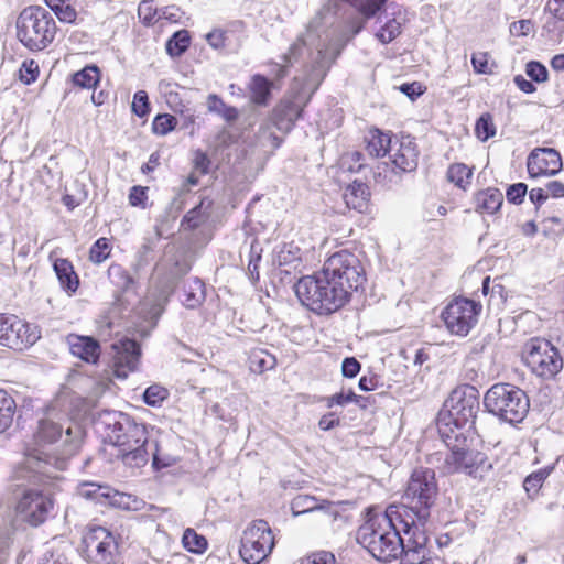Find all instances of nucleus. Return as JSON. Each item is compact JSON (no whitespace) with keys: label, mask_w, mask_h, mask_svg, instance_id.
Segmentation results:
<instances>
[{"label":"nucleus","mask_w":564,"mask_h":564,"mask_svg":"<svg viewBox=\"0 0 564 564\" xmlns=\"http://www.w3.org/2000/svg\"><path fill=\"white\" fill-rule=\"evenodd\" d=\"M411 517L402 506L391 505L359 528L357 540L380 562L420 563L431 553L430 539Z\"/></svg>","instance_id":"obj_1"},{"label":"nucleus","mask_w":564,"mask_h":564,"mask_svg":"<svg viewBox=\"0 0 564 564\" xmlns=\"http://www.w3.org/2000/svg\"><path fill=\"white\" fill-rule=\"evenodd\" d=\"M365 282V270L357 256L340 250L324 262L319 272L301 278L294 291L313 313L329 315L344 307Z\"/></svg>","instance_id":"obj_2"},{"label":"nucleus","mask_w":564,"mask_h":564,"mask_svg":"<svg viewBox=\"0 0 564 564\" xmlns=\"http://www.w3.org/2000/svg\"><path fill=\"white\" fill-rule=\"evenodd\" d=\"M84 436V429L76 423L64 427L50 419L41 420L34 435L37 447L26 453L14 470V478L32 480L36 474L48 475L50 468L65 470L68 460L79 452Z\"/></svg>","instance_id":"obj_3"},{"label":"nucleus","mask_w":564,"mask_h":564,"mask_svg":"<svg viewBox=\"0 0 564 564\" xmlns=\"http://www.w3.org/2000/svg\"><path fill=\"white\" fill-rule=\"evenodd\" d=\"M336 7V1L329 0L316 12L307 24L306 32L297 37L283 56L286 65L296 62L305 47H315L316 57L306 76L312 73L314 67L318 66V62L323 61L329 64V67L332 66L345 45L364 28V20L356 15L349 20L345 30L338 35L335 34V31L330 33L328 28L334 24Z\"/></svg>","instance_id":"obj_4"},{"label":"nucleus","mask_w":564,"mask_h":564,"mask_svg":"<svg viewBox=\"0 0 564 564\" xmlns=\"http://www.w3.org/2000/svg\"><path fill=\"white\" fill-rule=\"evenodd\" d=\"M96 425L105 441L117 447L116 457L126 467L139 469L145 466L152 456V465L160 468L158 442L149 437L147 427L132 416L118 411H102Z\"/></svg>","instance_id":"obj_5"},{"label":"nucleus","mask_w":564,"mask_h":564,"mask_svg":"<svg viewBox=\"0 0 564 564\" xmlns=\"http://www.w3.org/2000/svg\"><path fill=\"white\" fill-rule=\"evenodd\" d=\"M328 70L329 64L323 61L318 62V66L314 67L312 73L302 80L296 94L292 98H284L273 109L271 120L279 131L288 133L292 130Z\"/></svg>","instance_id":"obj_6"},{"label":"nucleus","mask_w":564,"mask_h":564,"mask_svg":"<svg viewBox=\"0 0 564 564\" xmlns=\"http://www.w3.org/2000/svg\"><path fill=\"white\" fill-rule=\"evenodd\" d=\"M17 39L31 52L45 50L55 39L56 23L46 9L40 6L24 8L15 23Z\"/></svg>","instance_id":"obj_7"},{"label":"nucleus","mask_w":564,"mask_h":564,"mask_svg":"<svg viewBox=\"0 0 564 564\" xmlns=\"http://www.w3.org/2000/svg\"><path fill=\"white\" fill-rule=\"evenodd\" d=\"M443 421H445L444 416L440 421V434L451 451L445 457L446 470L448 473L464 471L474 477L481 476L479 471L491 467L487 455L471 448V441L464 432H455L454 429H451L449 432L442 430Z\"/></svg>","instance_id":"obj_8"},{"label":"nucleus","mask_w":564,"mask_h":564,"mask_svg":"<svg viewBox=\"0 0 564 564\" xmlns=\"http://www.w3.org/2000/svg\"><path fill=\"white\" fill-rule=\"evenodd\" d=\"M437 495L438 486L434 470L417 468L412 473L404 492V499L409 505L401 506L411 513V519L416 525L425 529Z\"/></svg>","instance_id":"obj_9"},{"label":"nucleus","mask_w":564,"mask_h":564,"mask_svg":"<svg viewBox=\"0 0 564 564\" xmlns=\"http://www.w3.org/2000/svg\"><path fill=\"white\" fill-rule=\"evenodd\" d=\"M486 410L499 420L516 424L522 422L530 409L527 393L511 383H496L484 397Z\"/></svg>","instance_id":"obj_10"},{"label":"nucleus","mask_w":564,"mask_h":564,"mask_svg":"<svg viewBox=\"0 0 564 564\" xmlns=\"http://www.w3.org/2000/svg\"><path fill=\"white\" fill-rule=\"evenodd\" d=\"M480 410L479 391L470 384L456 387L444 402V409L440 412L437 426L442 416V430L449 432L453 423L455 432H462L465 426L473 427Z\"/></svg>","instance_id":"obj_11"},{"label":"nucleus","mask_w":564,"mask_h":564,"mask_svg":"<svg viewBox=\"0 0 564 564\" xmlns=\"http://www.w3.org/2000/svg\"><path fill=\"white\" fill-rule=\"evenodd\" d=\"M523 359L531 371L543 379L554 378L563 368L558 349L546 339H531L525 345Z\"/></svg>","instance_id":"obj_12"},{"label":"nucleus","mask_w":564,"mask_h":564,"mask_svg":"<svg viewBox=\"0 0 564 564\" xmlns=\"http://www.w3.org/2000/svg\"><path fill=\"white\" fill-rule=\"evenodd\" d=\"M273 547L274 536L270 525L264 520H256L243 531L239 553L246 563L260 564Z\"/></svg>","instance_id":"obj_13"},{"label":"nucleus","mask_w":564,"mask_h":564,"mask_svg":"<svg viewBox=\"0 0 564 564\" xmlns=\"http://www.w3.org/2000/svg\"><path fill=\"white\" fill-rule=\"evenodd\" d=\"M481 308L473 300L456 297L444 308L442 318L451 334L464 337L476 326Z\"/></svg>","instance_id":"obj_14"},{"label":"nucleus","mask_w":564,"mask_h":564,"mask_svg":"<svg viewBox=\"0 0 564 564\" xmlns=\"http://www.w3.org/2000/svg\"><path fill=\"white\" fill-rule=\"evenodd\" d=\"M87 556L93 564H117L120 561L119 539L104 527L91 528L84 538Z\"/></svg>","instance_id":"obj_15"},{"label":"nucleus","mask_w":564,"mask_h":564,"mask_svg":"<svg viewBox=\"0 0 564 564\" xmlns=\"http://www.w3.org/2000/svg\"><path fill=\"white\" fill-rule=\"evenodd\" d=\"M40 338L37 327L17 315L0 313V345L14 350H23Z\"/></svg>","instance_id":"obj_16"},{"label":"nucleus","mask_w":564,"mask_h":564,"mask_svg":"<svg viewBox=\"0 0 564 564\" xmlns=\"http://www.w3.org/2000/svg\"><path fill=\"white\" fill-rule=\"evenodd\" d=\"M54 508L50 494L40 490H25L19 499L15 511L20 521L39 527L44 523Z\"/></svg>","instance_id":"obj_17"},{"label":"nucleus","mask_w":564,"mask_h":564,"mask_svg":"<svg viewBox=\"0 0 564 564\" xmlns=\"http://www.w3.org/2000/svg\"><path fill=\"white\" fill-rule=\"evenodd\" d=\"M527 170L532 178L553 176L562 170V158L552 148H536L527 159Z\"/></svg>","instance_id":"obj_18"},{"label":"nucleus","mask_w":564,"mask_h":564,"mask_svg":"<svg viewBox=\"0 0 564 564\" xmlns=\"http://www.w3.org/2000/svg\"><path fill=\"white\" fill-rule=\"evenodd\" d=\"M77 492L80 497L90 499L100 505H109L121 509H130L131 496L119 492L109 486L95 482H82Z\"/></svg>","instance_id":"obj_19"},{"label":"nucleus","mask_w":564,"mask_h":564,"mask_svg":"<svg viewBox=\"0 0 564 564\" xmlns=\"http://www.w3.org/2000/svg\"><path fill=\"white\" fill-rule=\"evenodd\" d=\"M116 351L115 373L118 378H127L137 369L141 356L140 345L134 339L123 338L112 344Z\"/></svg>","instance_id":"obj_20"},{"label":"nucleus","mask_w":564,"mask_h":564,"mask_svg":"<svg viewBox=\"0 0 564 564\" xmlns=\"http://www.w3.org/2000/svg\"><path fill=\"white\" fill-rule=\"evenodd\" d=\"M70 352L86 362L95 364L100 356L99 343L90 336L69 334L66 338Z\"/></svg>","instance_id":"obj_21"},{"label":"nucleus","mask_w":564,"mask_h":564,"mask_svg":"<svg viewBox=\"0 0 564 564\" xmlns=\"http://www.w3.org/2000/svg\"><path fill=\"white\" fill-rule=\"evenodd\" d=\"M392 163L403 172L414 171L417 166L419 151L410 137L402 138L399 148L391 154Z\"/></svg>","instance_id":"obj_22"},{"label":"nucleus","mask_w":564,"mask_h":564,"mask_svg":"<svg viewBox=\"0 0 564 564\" xmlns=\"http://www.w3.org/2000/svg\"><path fill=\"white\" fill-rule=\"evenodd\" d=\"M369 188L365 183L354 182L344 193V200L348 208L365 213L369 204Z\"/></svg>","instance_id":"obj_23"},{"label":"nucleus","mask_w":564,"mask_h":564,"mask_svg":"<svg viewBox=\"0 0 564 564\" xmlns=\"http://www.w3.org/2000/svg\"><path fill=\"white\" fill-rule=\"evenodd\" d=\"M53 269L62 289L68 293H74L79 285V279L74 271L72 262L67 259H56L53 263Z\"/></svg>","instance_id":"obj_24"},{"label":"nucleus","mask_w":564,"mask_h":564,"mask_svg":"<svg viewBox=\"0 0 564 564\" xmlns=\"http://www.w3.org/2000/svg\"><path fill=\"white\" fill-rule=\"evenodd\" d=\"M367 151L373 158H381L392 150V139L389 133L372 129L366 137Z\"/></svg>","instance_id":"obj_25"},{"label":"nucleus","mask_w":564,"mask_h":564,"mask_svg":"<svg viewBox=\"0 0 564 564\" xmlns=\"http://www.w3.org/2000/svg\"><path fill=\"white\" fill-rule=\"evenodd\" d=\"M182 303L186 308H197L205 301V285L198 278H192L185 281L183 285Z\"/></svg>","instance_id":"obj_26"},{"label":"nucleus","mask_w":564,"mask_h":564,"mask_svg":"<svg viewBox=\"0 0 564 564\" xmlns=\"http://www.w3.org/2000/svg\"><path fill=\"white\" fill-rule=\"evenodd\" d=\"M502 203L503 195L498 188L489 187L476 195L477 210H481L487 214H494L499 210Z\"/></svg>","instance_id":"obj_27"},{"label":"nucleus","mask_w":564,"mask_h":564,"mask_svg":"<svg viewBox=\"0 0 564 564\" xmlns=\"http://www.w3.org/2000/svg\"><path fill=\"white\" fill-rule=\"evenodd\" d=\"M213 202L209 198H203L200 203L193 207L183 217L182 226L187 229H196L210 216Z\"/></svg>","instance_id":"obj_28"},{"label":"nucleus","mask_w":564,"mask_h":564,"mask_svg":"<svg viewBox=\"0 0 564 564\" xmlns=\"http://www.w3.org/2000/svg\"><path fill=\"white\" fill-rule=\"evenodd\" d=\"M330 502L327 500H323L322 502H318V500L308 495H299L295 498H293L291 502V510L294 517H297L300 514L313 512L316 510H326L330 507Z\"/></svg>","instance_id":"obj_29"},{"label":"nucleus","mask_w":564,"mask_h":564,"mask_svg":"<svg viewBox=\"0 0 564 564\" xmlns=\"http://www.w3.org/2000/svg\"><path fill=\"white\" fill-rule=\"evenodd\" d=\"M250 91L251 100L259 106H264L268 104L271 94V82L267 77L257 74L251 78Z\"/></svg>","instance_id":"obj_30"},{"label":"nucleus","mask_w":564,"mask_h":564,"mask_svg":"<svg viewBox=\"0 0 564 564\" xmlns=\"http://www.w3.org/2000/svg\"><path fill=\"white\" fill-rule=\"evenodd\" d=\"M107 272L111 283L122 291L131 290L135 283L131 274L121 264L112 263Z\"/></svg>","instance_id":"obj_31"},{"label":"nucleus","mask_w":564,"mask_h":564,"mask_svg":"<svg viewBox=\"0 0 564 564\" xmlns=\"http://www.w3.org/2000/svg\"><path fill=\"white\" fill-rule=\"evenodd\" d=\"M15 408L13 398L0 389V432H4L12 424Z\"/></svg>","instance_id":"obj_32"},{"label":"nucleus","mask_w":564,"mask_h":564,"mask_svg":"<svg viewBox=\"0 0 564 564\" xmlns=\"http://www.w3.org/2000/svg\"><path fill=\"white\" fill-rule=\"evenodd\" d=\"M191 36L187 30L175 32L166 42V52L172 57H178L188 48Z\"/></svg>","instance_id":"obj_33"},{"label":"nucleus","mask_w":564,"mask_h":564,"mask_svg":"<svg viewBox=\"0 0 564 564\" xmlns=\"http://www.w3.org/2000/svg\"><path fill=\"white\" fill-rule=\"evenodd\" d=\"M473 171L463 163L452 164L447 170V178L459 188L465 189L470 183Z\"/></svg>","instance_id":"obj_34"},{"label":"nucleus","mask_w":564,"mask_h":564,"mask_svg":"<svg viewBox=\"0 0 564 564\" xmlns=\"http://www.w3.org/2000/svg\"><path fill=\"white\" fill-rule=\"evenodd\" d=\"M182 543L184 547L196 554H202L207 549V540L205 536L198 534L194 529H186L183 533Z\"/></svg>","instance_id":"obj_35"},{"label":"nucleus","mask_w":564,"mask_h":564,"mask_svg":"<svg viewBox=\"0 0 564 564\" xmlns=\"http://www.w3.org/2000/svg\"><path fill=\"white\" fill-rule=\"evenodd\" d=\"M73 82L82 88H93L99 82V69L97 66H87L73 76Z\"/></svg>","instance_id":"obj_36"},{"label":"nucleus","mask_w":564,"mask_h":564,"mask_svg":"<svg viewBox=\"0 0 564 564\" xmlns=\"http://www.w3.org/2000/svg\"><path fill=\"white\" fill-rule=\"evenodd\" d=\"M111 252V243L108 238L101 237L95 241L89 250V260L95 264L106 261Z\"/></svg>","instance_id":"obj_37"},{"label":"nucleus","mask_w":564,"mask_h":564,"mask_svg":"<svg viewBox=\"0 0 564 564\" xmlns=\"http://www.w3.org/2000/svg\"><path fill=\"white\" fill-rule=\"evenodd\" d=\"M177 119L170 113H159L152 122V130L155 134L166 135L176 128Z\"/></svg>","instance_id":"obj_38"},{"label":"nucleus","mask_w":564,"mask_h":564,"mask_svg":"<svg viewBox=\"0 0 564 564\" xmlns=\"http://www.w3.org/2000/svg\"><path fill=\"white\" fill-rule=\"evenodd\" d=\"M274 124L270 119L269 122L262 124L258 132L259 142L263 147H270L271 149H278L282 142V139L279 138L273 131Z\"/></svg>","instance_id":"obj_39"},{"label":"nucleus","mask_w":564,"mask_h":564,"mask_svg":"<svg viewBox=\"0 0 564 564\" xmlns=\"http://www.w3.org/2000/svg\"><path fill=\"white\" fill-rule=\"evenodd\" d=\"M55 15L58 18L61 22L73 23L77 18V12L75 8L66 3L63 0H59L57 3L52 4L48 0H45Z\"/></svg>","instance_id":"obj_40"},{"label":"nucleus","mask_w":564,"mask_h":564,"mask_svg":"<svg viewBox=\"0 0 564 564\" xmlns=\"http://www.w3.org/2000/svg\"><path fill=\"white\" fill-rule=\"evenodd\" d=\"M475 132L478 139L487 141L496 134V127L490 113H484L476 122Z\"/></svg>","instance_id":"obj_41"},{"label":"nucleus","mask_w":564,"mask_h":564,"mask_svg":"<svg viewBox=\"0 0 564 564\" xmlns=\"http://www.w3.org/2000/svg\"><path fill=\"white\" fill-rule=\"evenodd\" d=\"M169 395L165 388L159 384L148 387L143 393V401L151 406H159Z\"/></svg>","instance_id":"obj_42"},{"label":"nucleus","mask_w":564,"mask_h":564,"mask_svg":"<svg viewBox=\"0 0 564 564\" xmlns=\"http://www.w3.org/2000/svg\"><path fill=\"white\" fill-rule=\"evenodd\" d=\"M400 33L401 23L395 19H391L381 28L376 36L381 43L388 44L392 42Z\"/></svg>","instance_id":"obj_43"},{"label":"nucleus","mask_w":564,"mask_h":564,"mask_svg":"<svg viewBox=\"0 0 564 564\" xmlns=\"http://www.w3.org/2000/svg\"><path fill=\"white\" fill-rule=\"evenodd\" d=\"M176 268L167 273L164 278L156 281V286L160 291V297L167 301L169 296L174 292L177 283V274L174 272Z\"/></svg>","instance_id":"obj_44"},{"label":"nucleus","mask_w":564,"mask_h":564,"mask_svg":"<svg viewBox=\"0 0 564 564\" xmlns=\"http://www.w3.org/2000/svg\"><path fill=\"white\" fill-rule=\"evenodd\" d=\"M160 10L153 7L152 0H142L138 7V17L147 26L154 24L155 15L159 17Z\"/></svg>","instance_id":"obj_45"},{"label":"nucleus","mask_w":564,"mask_h":564,"mask_svg":"<svg viewBox=\"0 0 564 564\" xmlns=\"http://www.w3.org/2000/svg\"><path fill=\"white\" fill-rule=\"evenodd\" d=\"M275 366V358L263 351L254 352L251 356V369L253 371L263 372Z\"/></svg>","instance_id":"obj_46"},{"label":"nucleus","mask_w":564,"mask_h":564,"mask_svg":"<svg viewBox=\"0 0 564 564\" xmlns=\"http://www.w3.org/2000/svg\"><path fill=\"white\" fill-rule=\"evenodd\" d=\"M132 111L143 118L150 112L149 97L145 90H138L133 96Z\"/></svg>","instance_id":"obj_47"},{"label":"nucleus","mask_w":564,"mask_h":564,"mask_svg":"<svg viewBox=\"0 0 564 564\" xmlns=\"http://www.w3.org/2000/svg\"><path fill=\"white\" fill-rule=\"evenodd\" d=\"M525 74L535 83H544L547 80V69L540 62H529L525 66Z\"/></svg>","instance_id":"obj_48"},{"label":"nucleus","mask_w":564,"mask_h":564,"mask_svg":"<svg viewBox=\"0 0 564 564\" xmlns=\"http://www.w3.org/2000/svg\"><path fill=\"white\" fill-rule=\"evenodd\" d=\"M300 564H336V557L329 551H317L305 556Z\"/></svg>","instance_id":"obj_49"},{"label":"nucleus","mask_w":564,"mask_h":564,"mask_svg":"<svg viewBox=\"0 0 564 564\" xmlns=\"http://www.w3.org/2000/svg\"><path fill=\"white\" fill-rule=\"evenodd\" d=\"M547 476H549V471L546 469H540L538 471L530 474L524 479V482H523L524 489L528 492L538 491L541 488L544 480L547 478Z\"/></svg>","instance_id":"obj_50"},{"label":"nucleus","mask_w":564,"mask_h":564,"mask_svg":"<svg viewBox=\"0 0 564 564\" xmlns=\"http://www.w3.org/2000/svg\"><path fill=\"white\" fill-rule=\"evenodd\" d=\"M39 75V65L33 59L24 61L20 68V79L29 85L36 80Z\"/></svg>","instance_id":"obj_51"},{"label":"nucleus","mask_w":564,"mask_h":564,"mask_svg":"<svg viewBox=\"0 0 564 564\" xmlns=\"http://www.w3.org/2000/svg\"><path fill=\"white\" fill-rule=\"evenodd\" d=\"M471 65L477 74H491L492 68L489 66V55L486 52H477L471 56Z\"/></svg>","instance_id":"obj_52"},{"label":"nucleus","mask_w":564,"mask_h":564,"mask_svg":"<svg viewBox=\"0 0 564 564\" xmlns=\"http://www.w3.org/2000/svg\"><path fill=\"white\" fill-rule=\"evenodd\" d=\"M528 186L524 183H516L508 187L506 197L511 204H521L527 195Z\"/></svg>","instance_id":"obj_53"},{"label":"nucleus","mask_w":564,"mask_h":564,"mask_svg":"<svg viewBox=\"0 0 564 564\" xmlns=\"http://www.w3.org/2000/svg\"><path fill=\"white\" fill-rule=\"evenodd\" d=\"M361 397L357 395L354 391H349L348 393L339 392L327 399V406L332 408L333 405H345L349 402L358 403Z\"/></svg>","instance_id":"obj_54"},{"label":"nucleus","mask_w":564,"mask_h":564,"mask_svg":"<svg viewBox=\"0 0 564 564\" xmlns=\"http://www.w3.org/2000/svg\"><path fill=\"white\" fill-rule=\"evenodd\" d=\"M260 251H261V249H259L256 243H251V246H250L251 258H250V261L248 264V271H249L250 279L253 282H257L259 280L258 263L261 259Z\"/></svg>","instance_id":"obj_55"},{"label":"nucleus","mask_w":564,"mask_h":564,"mask_svg":"<svg viewBox=\"0 0 564 564\" xmlns=\"http://www.w3.org/2000/svg\"><path fill=\"white\" fill-rule=\"evenodd\" d=\"M227 40L228 36L225 30L216 29L206 34V41L215 50L225 47Z\"/></svg>","instance_id":"obj_56"},{"label":"nucleus","mask_w":564,"mask_h":564,"mask_svg":"<svg viewBox=\"0 0 564 564\" xmlns=\"http://www.w3.org/2000/svg\"><path fill=\"white\" fill-rule=\"evenodd\" d=\"M360 368L361 365L355 357H346L341 362V373L346 378H355Z\"/></svg>","instance_id":"obj_57"},{"label":"nucleus","mask_w":564,"mask_h":564,"mask_svg":"<svg viewBox=\"0 0 564 564\" xmlns=\"http://www.w3.org/2000/svg\"><path fill=\"white\" fill-rule=\"evenodd\" d=\"M147 191V187L133 186L129 193L130 205L144 207L148 199Z\"/></svg>","instance_id":"obj_58"},{"label":"nucleus","mask_w":564,"mask_h":564,"mask_svg":"<svg viewBox=\"0 0 564 564\" xmlns=\"http://www.w3.org/2000/svg\"><path fill=\"white\" fill-rule=\"evenodd\" d=\"M184 12L176 6H167L160 9L159 19H164L173 23L181 21Z\"/></svg>","instance_id":"obj_59"},{"label":"nucleus","mask_w":564,"mask_h":564,"mask_svg":"<svg viewBox=\"0 0 564 564\" xmlns=\"http://www.w3.org/2000/svg\"><path fill=\"white\" fill-rule=\"evenodd\" d=\"M533 29V23L531 20H519L510 25V33L514 36H524L528 35Z\"/></svg>","instance_id":"obj_60"},{"label":"nucleus","mask_w":564,"mask_h":564,"mask_svg":"<svg viewBox=\"0 0 564 564\" xmlns=\"http://www.w3.org/2000/svg\"><path fill=\"white\" fill-rule=\"evenodd\" d=\"M400 91L414 100L423 94L422 85L417 82L406 83L400 86Z\"/></svg>","instance_id":"obj_61"},{"label":"nucleus","mask_w":564,"mask_h":564,"mask_svg":"<svg viewBox=\"0 0 564 564\" xmlns=\"http://www.w3.org/2000/svg\"><path fill=\"white\" fill-rule=\"evenodd\" d=\"M545 9L554 18L564 21V0H547Z\"/></svg>","instance_id":"obj_62"},{"label":"nucleus","mask_w":564,"mask_h":564,"mask_svg":"<svg viewBox=\"0 0 564 564\" xmlns=\"http://www.w3.org/2000/svg\"><path fill=\"white\" fill-rule=\"evenodd\" d=\"M185 207L184 193H178L169 205V214L176 217Z\"/></svg>","instance_id":"obj_63"},{"label":"nucleus","mask_w":564,"mask_h":564,"mask_svg":"<svg viewBox=\"0 0 564 564\" xmlns=\"http://www.w3.org/2000/svg\"><path fill=\"white\" fill-rule=\"evenodd\" d=\"M546 191L554 198L564 197V183L551 181L546 184Z\"/></svg>","instance_id":"obj_64"}]
</instances>
